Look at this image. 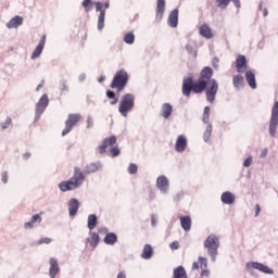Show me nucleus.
Segmentation results:
<instances>
[{"label":"nucleus","instance_id":"obj_1","mask_svg":"<svg viewBox=\"0 0 278 278\" xmlns=\"http://www.w3.org/2000/svg\"><path fill=\"white\" fill-rule=\"evenodd\" d=\"M214 71L212 67H204L200 73L199 79L194 80L192 76L184 78L182 94L190 97L192 92L194 94L205 92L207 102L214 103V101H216V94L218 93V83L216 79H212Z\"/></svg>","mask_w":278,"mask_h":278},{"label":"nucleus","instance_id":"obj_2","mask_svg":"<svg viewBox=\"0 0 278 278\" xmlns=\"http://www.w3.org/2000/svg\"><path fill=\"white\" fill-rule=\"evenodd\" d=\"M99 170V164L90 163L86 166L85 172L79 167H74V175L66 181H62L59 185L61 192H68L71 190H77L79 186L86 181V175H90V173H97Z\"/></svg>","mask_w":278,"mask_h":278},{"label":"nucleus","instance_id":"obj_3","mask_svg":"<svg viewBox=\"0 0 278 278\" xmlns=\"http://www.w3.org/2000/svg\"><path fill=\"white\" fill-rule=\"evenodd\" d=\"M134 105H136V97L131 93L124 94L119 101V108H118L119 114H122V116L127 118L129 112L134 110Z\"/></svg>","mask_w":278,"mask_h":278},{"label":"nucleus","instance_id":"obj_4","mask_svg":"<svg viewBox=\"0 0 278 278\" xmlns=\"http://www.w3.org/2000/svg\"><path fill=\"white\" fill-rule=\"evenodd\" d=\"M129 81V74L125 70H119L116 72L112 83L111 88H115L117 92H123L125 90V86H127V83Z\"/></svg>","mask_w":278,"mask_h":278},{"label":"nucleus","instance_id":"obj_5","mask_svg":"<svg viewBox=\"0 0 278 278\" xmlns=\"http://www.w3.org/2000/svg\"><path fill=\"white\" fill-rule=\"evenodd\" d=\"M218 247H220V240L216 235H210L204 241V248H206L207 253L211 255L213 262H216V256L218 255Z\"/></svg>","mask_w":278,"mask_h":278},{"label":"nucleus","instance_id":"obj_6","mask_svg":"<svg viewBox=\"0 0 278 278\" xmlns=\"http://www.w3.org/2000/svg\"><path fill=\"white\" fill-rule=\"evenodd\" d=\"M79 121H81V114H70L67 116V119L65 121V128L62 131V136L71 134V131H73V128L75 127V125H77V123H79Z\"/></svg>","mask_w":278,"mask_h":278},{"label":"nucleus","instance_id":"obj_7","mask_svg":"<svg viewBox=\"0 0 278 278\" xmlns=\"http://www.w3.org/2000/svg\"><path fill=\"white\" fill-rule=\"evenodd\" d=\"M108 8H110V2H106L105 4L96 2V11L100 12L98 17V29L100 31L105 27V10H108Z\"/></svg>","mask_w":278,"mask_h":278},{"label":"nucleus","instance_id":"obj_8","mask_svg":"<svg viewBox=\"0 0 278 278\" xmlns=\"http://www.w3.org/2000/svg\"><path fill=\"white\" fill-rule=\"evenodd\" d=\"M253 268L255 270H260V273H265V275H273L275 273L270 267H268L262 263H258V262L247 263L248 270H253Z\"/></svg>","mask_w":278,"mask_h":278},{"label":"nucleus","instance_id":"obj_9","mask_svg":"<svg viewBox=\"0 0 278 278\" xmlns=\"http://www.w3.org/2000/svg\"><path fill=\"white\" fill-rule=\"evenodd\" d=\"M115 143H116V136H111V137L104 139L102 144H100L98 147L99 153H101V155H103V153H105L108 151V149L114 147Z\"/></svg>","mask_w":278,"mask_h":278},{"label":"nucleus","instance_id":"obj_10","mask_svg":"<svg viewBox=\"0 0 278 278\" xmlns=\"http://www.w3.org/2000/svg\"><path fill=\"white\" fill-rule=\"evenodd\" d=\"M167 25L169 27H177V25H179V9H174L167 18Z\"/></svg>","mask_w":278,"mask_h":278},{"label":"nucleus","instance_id":"obj_11","mask_svg":"<svg viewBox=\"0 0 278 278\" xmlns=\"http://www.w3.org/2000/svg\"><path fill=\"white\" fill-rule=\"evenodd\" d=\"M188 147V139L184 135H179L176 140L175 150L177 153H184Z\"/></svg>","mask_w":278,"mask_h":278},{"label":"nucleus","instance_id":"obj_12","mask_svg":"<svg viewBox=\"0 0 278 278\" xmlns=\"http://www.w3.org/2000/svg\"><path fill=\"white\" fill-rule=\"evenodd\" d=\"M235 4L236 8L240 9L242 8V4L240 3V0H215L216 8H219V10H227L229 3Z\"/></svg>","mask_w":278,"mask_h":278},{"label":"nucleus","instance_id":"obj_13","mask_svg":"<svg viewBox=\"0 0 278 278\" xmlns=\"http://www.w3.org/2000/svg\"><path fill=\"white\" fill-rule=\"evenodd\" d=\"M47 43V35H42L38 46L34 50L31 54V60H36V58H40L42 54V49H45V45Z\"/></svg>","mask_w":278,"mask_h":278},{"label":"nucleus","instance_id":"obj_14","mask_svg":"<svg viewBox=\"0 0 278 278\" xmlns=\"http://www.w3.org/2000/svg\"><path fill=\"white\" fill-rule=\"evenodd\" d=\"M236 68L239 73H245L247 72V56L239 54L236 60Z\"/></svg>","mask_w":278,"mask_h":278},{"label":"nucleus","instance_id":"obj_15","mask_svg":"<svg viewBox=\"0 0 278 278\" xmlns=\"http://www.w3.org/2000/svg\"><path fill=\"white\" fill-rule=\"evenodd\" d=\"M49 105V96L43 94L36 106V112L37 114H42V112H45V110H47V106Z\"/></svg>","mask_w":278,"mask_h":278},{"label":"nucleus","instance_id":"obj_16","mask_svg":"<svg viewBox=\"0 0 278 278\" xmlns=\"http://www.w3.org/2000/svg\"><path fill=\"white\" fill-rule=\"evenodd\" d=\"M164 12H166V0H157V3H156L157 21H162V18H164Z\"/></svg>","mask_w":278,"mask_h":278},{"label":"nucleus","instance_id":"obj_17","mask_svg":"<svg viewBox=\"0 0 278 278\" xmlns=\"http://www.w3.org/2000/svg\"><path fill=\"white\" fill-rule=\"evenodd\" d=\"M58 273H60V264H58V260L50 258V278H55L58 276Z\"/></svg>","mask_w":278,"mask_h":278},{"label":"nucleus","instance_id":"obj_18","mask_svg":"<svg viewBox=\"0 0 278 278\" xmlns=\"http://www.w3.org/2000/svg\"><path fill=\"white\" fill-rule=\"evenodd\" d=\"M70 216H76L79 212V201L77 199H72L68 202Z\"/></svg>","mask_w":278,"mask_h":278},{"label":"nucleus","instance_id":"obj_19","mask_svg":"<svg viewBox=\"0 0 278 278\" xmlns=\"http://www.w3.org/2000/svg\"><path fill=\"white\" fill-rule=\"evenodd\" d=\"M245 80L248 81L252 90H255V88H257V83L255 81V74L253 73V71L245 72Z\"/></svg>","mask_w":278,"mask_h":278},{"label":"nucleus","instance_id":"obj_20","mask_svg":"<svg viewBox=\"0 0 278 278\" xmlns=\"http://www.w3.org/2000/svg\"><path fill=\"white\" fill-rule=\"evenodd\" d=\"M156 187L162 191L166 192L168 190V178L166 176H160L156 179Z\"/></svg>","mask_w":278,"mask_h":278},{"label":"nucleus","instance_id":"obj_21","mask_svg":"<svg viewBox=\"0 0 278 278\" xmlns=\"http://www.w3.org/2000/svg\"><path fill=\"white\" fill-rule=\"evenodd\" d=\"M222 203L226 205H231L236 203V195L229 191H226L222 194Z\"/></svg>","mask_w":278,"mask_h":278},{"label":"nucleus","instance_id":"obj_22","mask_svg":"<svg viewBox=\"0 0 278 278\" xmlns=\"http://www.w3.org/2000/svg\"><path fill=\"white\" fill-rule=\"evenodd\" d=\"M23 25V17L16 15L15 17L11 18L10 22L7 24L9 29H16Z\"/></svg>","mask_w":278,"mask_h":278},{"label":"nucleus","instance_id":"obj_23","mask_svg":"<svg viewBox=\"0 0 278 278\" xmlns=\"http://www.w3.org/2000/svg\"><path fill=\"white\" fill-rule=\"evenodd\" d=\"M180 225L185 231L192 229V218L190 216H180Z\"/></svg>","mask_w":278,"mask_h":278},{"label":"nucleus","instance_id":"obj_24","mask_svg":"<svg viewBox=\"0 0 278 278\" xmlns=\"http://www.w3.org/2000/svg\"><path fill=\"white\" fill-rule=\"evenodd\" d=\"M89 236L90 238L87 239L88 244L91 247V249H97L100 240L99 233L90 231Z\"/></svg>","mask_w":278,"mask_h":278},{"label":"nucleus","instance_id":"obj_25","mask_svg":"<svg viewBox=\"0 0 278 278\" xmlns=\"http://www.w3.org/2000/svg\"><path fill=\"white\" fill-rule=\"evenodd\" d=\"M200 36H203V38H213L214 35L212 34V28H210V26H207V24H203L202 26H200Z\"/></svg>","mask_w":278,"mask_h":278},{"label":"nucleus","instance_id":"obj_26","mask_svg":"<svg viewBox=\"0 0 278 278\" xmlns=\"http://www.w3.org/2000/svg\"><path fill=\"white\" fill-rule=\"evenodd\" d=\"M142 260H151L153 257V247L151 244H146L141 253Z\"/></svg>","mask_w":278,"mask_h":278},{"label":"nucleus","instance_id":"obj_27","mask_svg":"<svg viewBox=\"0 0 278 278\" xmlns=\"http://www.w3.org/2000/svg\"><path fill=\"white\" fill-rule=\"evenodd\" d=\"M277 125H278V117H270L269 134L273 138H275V136L277 134Z\"/></svg>","mask_w":278,"mask_h":278},{"label":"nucleus","instance_id":"obj_28","mask_svg":"<svg viewBox=\"0 0 278 278\" xmlns=\"http://www.w3.org/2000/svg\"><path fill=\"white\" fill-rule=\"evenodd\" d=\"M170 114H173V105H170V103H164L161 116H163V118H168Z\"/></svg>","mask_w":278,"mask_h":278},{"label":"nucleus","instance_id":"obj_29","mask_svg":"<svg viewBox=\"0 0 278 278\" xmlns=\"http://www.w3.org/2000/svg\"><path fill=\"white\" fill-rule=\"evenodd\" d=\"M36 223H42V217H40L38 214L34 215L30 222L25 223L24 227L25 229H33L34 224Z\"/></svg>","mask_w":278,"mask_h":278},{"label":"nucleus","instance_id":"obj_30","mask_svg":"<svg viewBox=\"0 0 278 278\" xmlns=\"http://www.w3.org/2000/svg\"><path fill=\"white\" fill-rule=\"evenodd\" d=\"M118 242V237L114 232H109L106 233L104 238V243L105 244H116Z\"/></svg>","mask_w":278,"mask_h":278},{"label":"nucleus","instance_id":"obj_31","mask_svg":"<svg viewBox=\"0 0 278 278\" xmlns=\"http://www.w3.org/2000/svg\"><path fill=\"white\" fill-rule=\"evenodd\" d=\"M174 278H188V274L184 266H178L174 269Z\"/></svg>","mask_w":278,"mask_h":278},{"label":"nucleus","instance_id":"obj_32","mask_svg":"<svg viewBox=\"0 0 278 278\" xmlns=\"http://www.w3.org/2000/svg\"><path fill=\"white\" fill-rule=\"evenodd\" d=\"M232 84H233L235 88H242V86L244 84V77L242 75L233 76Z\"/></svg>","mask_w":278,"mask_h":278},{"label":"nucleus","instance_id":"obj_33","mask_svg":"<svg viewBox=\"0 0 278 278\" xmlns=\"http://www.w3.org/2000/svg\"><path fill=\"white\" fill-rule=\"evenodd\" d=\"M97 223H98L97 215L91 214V215L88 216V229H89V231H92V229H94V227H97Z\"/></svg>","mask_w":278,"mask_h":278},{"label":"nucleus","instance_id":"obj_34","mask_svg":"<svg viewBox=\"0 0 278 278\" xmlns=\"http://www.w3.org/2000/svg\"><path fill=\"white\" fill-rule=\"evenodd\" d=\"M108 99H111V105H116L118 103V98H116V93L112 90L106 91Z\"/></svg>","mask_w":278,"mask_h":278},{"label":"nucleus","instance_id":"obj_35","mask_svg":"<svg viewBox=\"0 0 278 278\" xmlns=\"http://www.w3.org/2000/svg\"><path fill=\"white\" fill-rule=\"evenodd\" d=\"M135 40L136 36H134V33H128L124 36V42H126V45H134Z\"/></svg>","mask_w":278,"mask_h":278},{"label":"nucleus","instance_id":"obj_36","mask_svg":"<svg viewBox=\"0 0 278 278\" xmlns=\"http://www.w3.org/2000/svg\"><path fill=\"white\" fill-rule=\"evenodd\" d=\"M203 138H204V141L207 142L210 140V138H212V124H208L206 126V129L203 134Z\"/></svg>","mask_w":278,"mask_h":278},{"label":"nucleus","instance_id":"obj_37","mask_svg":"<svg viewBox=\"0 0 278 278\" xmlns=\"http://www.w3.org/2000/svg\"><path fill=\"white\" fill-rule=\"evenodd\" d=\"M128 173L129 175H136V173H138V165L130 163L128 166Z\"/></svg>","mask_w":278,"mask_h":278},{"label":"nucleus","instance_id":"obj_38","mask_svg":"<svg viewBox=\"0 0 278 278\" xmlns=\"http://www.w3.org/2000/svg\"><path fill=\"white\" fill-rule=\"evenodd\" d=\"M200 268L201 270L207 269V260L203 256L199 257Z\"/></svg>","mask_w":278,"mask_h":278},{"label":"nucleus","instance_id":"obj_39","mask_svg":"<svg viewBox=\"0 0 278 278\" xmlns=\"http://www.w3.org/2000/svg\"><path fill=\"white\" fill-rule=\"evenodd\" d=\"M271 118H278V101L275 102L271 109Z\"/></svg>","mask_w":278,"mask_h":278},{"label":"nucleus","instance_id":"obj_40","mask_svg":"<svg viewBox=\"0 0 278 278\" xmlns=\"http://www.w3.org/2000/svg\"><path fill=\"white\" fill-rule=\"evenodd\" d=\"M112 157H118V155H121V150L118 149V147H113L110 150Z\"/></svg>","mask_w":278,"mask_h":278},{"label":"nucleus","instance_id":"obj_41","mask_svg":"<svg viewBox=\"0 0 278 278\" xmlns=\"http://www.w3.org/2000/svg\"><path fill=\"white\" fill-rule=\"evenodd\" d=\"M186 50L188 51V53H190L191 55H193V58H197V51H194V48L192 47V45L188 43L186 46Z\"/></svg>","mask_w":278,"mask_h":278},{"label":"nucleus","instance_id":"obj_42","mask_svg":"<svg viewBox=\"0 0 278 278\" xmlns=\"http://www.w3.org/2000/svg\"><path fill=\"white\" fill-rule=\"evenodd\" d=\"M59 88H60L62 94H64L66 91H68V86L66 85V81H62L60 84Z\"/></svg>","mask_w":278,"mask_h":278},{"label":"nucleus","instance_id":"obj_43","mask_svg":"<svg viewBox=\"0 0 278 278\" xmlns=\"http://www.w3.org/2000/svg\"><path fill=\"white\" fill-rule=\"evenodd\" d=\"M11 125H12V118H11V117H8V118L5 119V123H3V124L1 125V127H2V129H8Z\"/></svg>","mask_w":278,"mask_h":278},{"label":"nucleus","instance_id":"obj_44","mask_svg":"<svg viewBox=\"0 0 278 278\" xmlns=\"http://www.w3.org/2000/svg\"><path fill=\"white\" fill-rule=\"evenodd\" d=\"M51 242H52V239L46 237V238L40 239L38 244H51Z\"/></svg>","mask_w":278,"mask_h":278},{"label":"nucleus","instance_id":"obj_45","mask_svg":"<svg viewBox=\"0 0 278 278\" xmlns=\"http://www.w3.org/2000/svg\"><path fill=\"white\" fill-rule=\"evenodd\" d=\"M251 164H253V157L252 156H249L248 159H245L244 163H243V166L245 168H249V166H251Z\"/></svg>","mask_w":278,"mask_h":278},{"label":"nucleus","instance_id":"obj_46","mask_svg":"<svg viewBox=\"0 0 278 278\" xmlns=\"http://www.w3.org/2000/svg\"><path fill=\"white\" fill-rule=\"evenodd\" d=\"M90 3H92V0H84L81 5L83 8L86 9V12H90V9H88V5H90Z\"/></svg>","mask_w":278,"mask_h":278},{"label":"nucleus","instance_id":"obj_47","mask_svg":"<svg viewBox=\"0 0 278 278\" xmlns=\"http://www.w3.org/2000/svg\"><path fill=\"white\" fill-rule=\"evenodd\" d=\"M169 249H172V251H177V249H179V241L172 242Z\"/></svg>","mask_w":278,"mask_h":278},{"label":"nucleus","instance_id":"obj_48","mask_svg":"<svg viewBox=\"0 0 278 278\" xmlns=\"http://www.w3.org/2000/svg\"><path fill=\"white\" fill-rule=\"evenodd\" d=\"M255 217L260 216V212H262V206H260V204H255Z\"/></svg>","mask_w":278,"mask_h":278},{"label":"nucleus","instance_id":"obj_49","mask_svg":"<svg viewBox=\"0 0 278 278\" xmlns=\"http://www.w3.org/2000/svg\"><path fill=\"white\" fill-rule=\"evenodd\" d=\"M203 277H210V270L208 269H202V271H201V278H203Z\"/></svg>","mask_w":278,"mask_h":278},{"label":"nucleus","instance_id":"obj_50","mask_svg":"<svg viewBox=\"0 0 278 278\" xmlns=\"http://www.w3.org/2000/svg\"><path fill=\"white\" fill-rule=\"evenodd\" d=\"M151 224H152V227H155V225H157V218L155 217V215L151 216Z\"/></svg>","mask_w":278,"mask_h":278},{"label":"nucleus","instance_id":"obj_51","mask_svg":"<svg viewBox=\"0 0 278 278\" xmlns=\"http://www.w3.org/2000/svg\"><path fill=\"white\" fill-rule=\"evenodd\" d=\"M218 62H219L218 58H214L213 59V66H214V68H218Z\"/></svg>","mask_w":278,"mask_h":278},{"label":"nucleus","instance_id":"obj_52","mask_svg":"<svg viewBox=\"0 0 278 278\" xmlns=\"http://www.w3.org/2000/svg\"><path fill=\"white\" fill-rule=\"evenodd\" d=\"M40 88H45V80H41V83L37 86L36 92H38Z\"/></svg>","mask_w":278,"mask_h":278},{"label":"nucleus","instance_id":"obj_53","mask_svg":"<svg viewBox=\"0 0 278 278\" xmlns=\"http://www.w3.org/2000/svg\"><path fill=\"white\" fill-rule=\"evenodd\" d=\"M2 182L3 184L8 182V173L2 174Z\"/></svg>","mask_w":278,"mask_h":278},{"label":"nucleus","instance_id":"obj_54","mask_svg":"<svg viewBox=\"0 0 278 278\" xmlns=\"http://www.w3.org/2000/svg\"><path fill=\"white\" fill-rule=\"evenodd\" d=\"M210 112H211L210 106H205L203 115L210 116Z\"/></svg>","mask_w":278,"mask_h":278},{"label":"nucleus","instance_id":"obj_55","mask_svg":"<svg viewBox=\"0 0 278 278\" xmlns=\"http://www.w3.org/2000/svg\"><path fill=\"white\" fill-rule=\"evenodd\" d=\"M117 278H127V275H125V271H119Z\"/></svg>","mask_w":278,"mask_h":278},{"label":"nucleus","instance_id":"obj_56","mask_svg":"<svg viewBox=\"0 0 278 278\" xmlns=\"http://www.w3.org/2000/svg\"><path fill=\"white\" fill-rule=\"evenodd\" d=\"M192 270H199V263L194 262L192 264Z\"/></svg>","mask_w":278,"mask_h":278},{"label":"nucleus","instance_id":"obj_57","mask_svg":"<svg viewBox=\"0 0 278 278\" xmlns=\"http://www.w3.org/2000/svg\"><path fill=\"white\" fill-rule=\"evenodd\" d=\"M204 123H210V115H203Z\"/></svg>","mask_w":278,"mask_h":278},{"label":"nucleus","instance_id":"obj_58","mask_svg":"<svg viewBox=\"0 0 278 278\" xmlns=\"http://www.w3.org/2000/svg\"><path fill=\"white\" fill-rule=\"evenodd\" d=\"M99 232H100V233H108V228H100V229H99Z\"/></svg>","mask_w":278,"mask_h":278},{"label":"nucleus","instance_id":"obj_59","mask_svg":"<svg viewBox=\"0 0 278 278\" xmlns=\"http://www.w3.org/2000/svg\"><path fill=\"white\" fill-rule=\"evenodd\" d=\"M266 153H268L267 150H264L263 154H262V157H266Z\"/></svg>","mask_w":278,"mask_h":278},{"label":"nucleus","instance_id":"obj_60","mask_svg":"<svg viewBox=\"0 0 278 278\" xmlns=\"http://www.w3.org/2000/svg\"><path fill=\"white\" fill-rule=\"evenodd\" d=\"M88 127H92V122L88 119Z\"/></svg>","mask_w":278,"mask_h":278},{"label":"nucleus","instance_id":"obj_61","mask_svg":"<svg viewBox=\"0 0 278 278\" xmlns=\"http://www.w3.org/2000/svg\"><path fill=\"white\" fill-rule=\"evenodd\" d=\"M25 157H26V160H27V157H29V154H25Z\"/></svg>","mask_w":278,"mask_h":278},{"label":"nucleus","instance_id":"obj_62","mask_svg":"<svg viewBox=\"0 0 278 278\" xmlns=\"http://www.w3.org/2000/svg\"><path fill=\"white\" fill-rule=\"evenodd\" d=\"M99 81H103V78H100Z\"/></svg>","mask_w":278,"mask_h":278}]
</instances>
